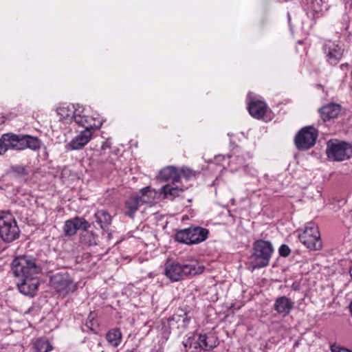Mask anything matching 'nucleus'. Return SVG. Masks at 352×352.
<instances>
[{"instance_id": "1", "label": "nucleus", "mask_w": 352, "mask_h": 352, "mask_svg": "<svg viewBox=\"0 0 352 352\" xmlns=\"http://www.w3.org/2000/svg\"><path fill=\"white\" fill-rule=\"evenodd\" d=\"M203 267L192 264H180L177 262H167L164 274L171 281L176 282L188 276H195L203 272Z\"/></svg>"}, {"instance_id": "2", "label": "nucleus", "mask_w": 352, "mask_h": 352, "mask_svg": "<svg viewBox=\"0 0 352 352\" xmlns=\"http://www.w3.org/2000/svg\"><path fill=\"white\" fill-rule=\"evenodd\" d=\"M14 274L20 278H37L41 272V267L36 263V260L32 257L22 256L16 258L12 261Z\"/></svg>"}, {"instance_id": "3", "label": "nucleus", "mask_w": 352, "mask_h": 352, "mask_svg": "<svg viewBox=\"0 0 352 352\" xmlns=\"http://www.w3.org/2000/svg\"><path fill=\"white\" fill-rule=\"evenodd\" d=\"M20 230L17 223L8 212H3L0 214V237L5 242H12L19 236Z\"/></svg>"}, {"instance_id": "4", "label": "nucleus", "mask_w": 352, "mask_h": 352, "mask_svg": "<svg viewBox=\"0 0 352 352\" xmlns=\"http://www.w3.org/2000/svg\"><path fill=\"white\" fill-rule=\"evenodd\" d=\"M327 155L329 160L342 162L352 157V145L338 140H329L327 144Z\"/></svg>"}, {"instance_id": "5", "label": "nucleus", "mask_w": 352, "mask_h": 352, "mask_svg": "<svg viewBox=\"0 0 352 352\" xmlns=\"http://www.w3.org/2000/svg\"><path fill=\"white\" fill-rule=\"evenodd\" d=\"M274 248L267 241L258 240L253 245V254L255 264L254 268H262L269 265Z\"/></svg>"}, {"instance_id": "6", "label": "nucleus", "mask_w": 352, "mask_h": 352, "mask_svg": "<svg viewBox=\"0 0 352 352\" xmlns=\"http://www.w3.org/2000/svg\"><path fill=\"white\" fill-rule=\"evenodd\" d=\"M300 241L310 250H320L322 243L318 226L314 222L306 224L303 232L298 235Z\"/></svg>"}, {"instance_id": "7", "label": "nucleus", "mask_w": 352, "mask_h": 352, "mask_svg": "<svg viewBox=\"0 0 352 352\" xmlns=\"http://www.w3.org/2000/svg\"><path fill=\"white\" fill-rule=\"evenodd\" d=\"M208 230L201 227H190L178 231L175 234L177 241L187 244H197L205 241L208 236Z\"/></svg>"}, {"instance_id": "8", "label": "nucleus", "mask_w": 352, "mask_h": 352, "mask_svg": "<svg viewBox=\"0 0 352 352\" xmlns=\"http://www.w3.org/2000/svg\"><path fill=\"white\" fill-rule=\"evenodd\" d=\"M10 135L12 149L21 151L29 148L37 151L41 148V140L36 137L22 134L10 133Z\"/></svg>"}, {"instance_id": "9", "label": "nucleus", "mask_w": 352, "mask_h": 352, "mask_svg": "<svg viewBox=\"0 0 352 352\" xmlns=\"http://www.w3.org/2000/svg\"><path fill=\"white\" fill-rule=\"evenodd\" d=\"M51 284L56 292L63 296L76 289V285L67 273L54 275L51 278Z\"/></svg>"}, {"instance_id": "10", "label": "nucleus", "mask_w": 352, "mask_h": 352, "mask_svg": "<svg viewBox=\"0 0 352 352\" xmlns=\"http://www.w3.org/2000/svg\"><path fill=\"white\" fill-rule=\"evenodd\" d=\"M318 137L316 129L307 126L301 129L295 138V144L300 150H307L314 146Z\"/></svg>"}, {"instance_id": "11", "label": "nucleus", "mask_w": 352, "mask_h": 352, "mask_svg": "<svg viewBox=\"0 0 352 352\" xmlns=\"http://www.w3.org/2000/svg\"><path fill=\"white\" fill-rule=\"evenodd\" d=\"M89 227L90 224L84 218L76 217L65 222L63 230L65 234L70 236L75 235L78 230L87 231Z\"/></svg>"}, {"instance_id": "12", "label": "nucleus", "mask_w": 352, "mask_h": 352, "mask_svg": "<svg viewBox=\"0 0 352 352\" xmlns=\"http://www.w3.org/2000/svg\"><path fill=\"white\" fill-rule=\"evenodd\" d=\"M80 112H76L74 116V120L75 122L85 128L84 130H97L99 129L102 126V122L100 120H95L92 117H88L83 113V109L82 107L80 109Z\"/></svg>"}, {"instance_id": "13", "label": "nucleus", "mask_w": 352, "mask_h": 352, "mask_svg": "<svg viewBox=\"0 0 352 352\" xmlns=\"http://www.w3.org/2000/svg\"><path fill=\"white\" fill-rule=\"evenodd\" d=\"M91 137L92 131L89 130H83L65 145V149L67 151L82 149L89 142Z\"/></svg>"}, {"instance_id": "14", "label": "nucleus", "mask_w": 352, "mask_h": 352, "mask_svg": "<svg viewBox=\"0 0 352 352\" xmlns=\"http://www.w3.org/2000/svg\"><path fill=\"white\" fill-rule=\"evenodd\" d=\"M38 278H20L17 287L21 294L32 297L38 289Z\"/></svg>"}, {"instance_id": "15", "label": "nucleus", "mask_w": 352, "mask_h": 352, "mask_svg": "<svg viewBox=\"0 0 352 352\" xmlns=\"http://www.w3.org/2000/svg\"><path fill=\"white\" fill-rule=\"evenodd\" d=\"M327 61L331 65H336L342 56V49L335 43L328 41L324 46Z\"/></svg>"}, {"instance_id": "16", "label": "nucleus", "mask_w": 352, "mask_h": 352, "mask_svg": "<svg viewBox=\"0 0 352 352\" xmlns=\"http://www.w3.org/2000/svg\"><path fill=\"white\" fill-rule=\"evenodd\" d=\"M78 107L74 104H63L60 106L56 111L59 116L60 120H63L66 123L71 122L76 115V112H80V107L77 105Z\"/></svg>"}, {"instance_id": "17", "label": "nucleus", "mask_w": 352, "mask_h": 352, "mask_svg": "<svg viewBox=\"0 0 352 352\" xmlns=\"http://www.w3.org/2000/svg\"><path fill=\"white\" fill-rule=\"evenodd\" d=\"M248 109L253 118L261 119L266 113L267 106L264 101L254 99L249 100Z\"/></svg>"}, {"instance_id": "18", "label": "nucleus", "mask_w": 352, "mask_h": 352, "mask_svg": "<svg viewBox=\"0 0 352 352\" xmlns=\"http://www.w3.org/2000/svg\"><path fill=\"white\" fill-rule=\"evenodd\" d=\"M293 307L294 302L286 296L277 298L274 304V310L283 316L288 315Z\"/></svg>"}, {"instance_id": "19", "label": "nucleus", "mask_w": 352, "mask_h": 352, "mask_svg": "<svg viewBox=\"0 0 352 352\" xmlns=\"http://www.w3.org/2000/svg\"><path fill=\"white\" fill-rule=\"evenodd\" d=\"M195 344L199 346L201 349L209 351L217 346L218 340L212 333H201L198 335V342L195 343Z\"/></svg>"}, {"instance_id": "20", "label": "nucleus", "mask_w": 352, "mask_h": 352, "mask_svg": "<svg viewBox=\"0 0 352 352\" xmlns=\"http://www.w3.org/2000/svg\"><path fill=\"white\" fill-rule=\"evenodd\" d=\"M180 178L179 172L175 166H170L162 169L158 175V179L164 182L171 181L177 183Z\"/></svg>"}, {"instance_id": "21", "label": "nucleus", "mask_w": 352, "mask_h": 352, "mask_svg": "<svg viewBox=\"0 0 352 352\" xmlns=\"http://www.w3.org/2000/svg\"><path fill=\"white\" fill-rule=\"evenodd\" d=\"M184 190V189L183 188L179 187L175 183H172L171 184H168L162 187L160 193L163 195L164 199L173 200L179 196Z\"/></svg>"}, {"instance_id": "22", "label": "nucleus", "mask_w": 352, "mask_h": 352, "mask_svg": "<svg viewBox=\"0 0 352 352\" xmlns=\"http://www.w3.org/2000/svg\"><path fill=\"white\" fill-rule=\"evenodd\" d=\"M321 118L324 121L337 118L340 112V105L334 103L323 106L319 110Z\"/></svg>"}, {"instance_id": "23", "label": "nucleus", "mask_w": 352, "mask_h": 352, "mask_svg": "<svg viewBox=\"0 0 352 352\" xmlns=\"http://www.w3.org/2000/svg\"><path fill=\"white\" fill-rule=\"evenodd\" d=\"M157 192L147 186L140 190V195L138 197L142 204H152L155 202Z\"/></svg>"}, {"instance_id": "24", "label": "nucleus", "mask_w": 352, "mask_h": 352, "mask_svg": "<svg viewBox=\"0 0 352 352\" xmlns=\"http://www.w3.org/2000/svg\"><path fill=\"white\" fill-rule=\"evenodd\" d=\"M95 219L98 224L104 230H107L111 223L110 214L103 210H98L96 212Z\"/></svg>"}, {"instance_id": "25", "label": "nucleus", "mask_w": 352, "mask_h": 352, "mask_svg": "<svg viewBox=\"0 0 352 352\" xmlns=\"http://www.w3.org/2000/svg\"><path fill=\"white\" fill-rule=\"evenodd\" d=\"M141 205L142 204L138 197H130L125 204V214L132 217Z\"/></svg>"}, {"instance_id": "26", "label": "nucleus", "mask_w": 352, "mask_h": 352, "mask_svg": "<svg viewBox=\"0 0 352 352\" xmlns=\"http://www.w3.org/2000/svg\"><path fill=\"white\" fill-rule=\"evenodd\" d=\"M106 338L110 345L113 347H117L121 342L122 333L120 330L113 329L107 333Z\"/></svg>"}, {"instance_id": "27", "label": "nucleus", "mask_w": 352, "mask_h": 352, "mask_svg": "<svg viewBox=\"0 0 352 352\" xmlns=\"http://www.w3.org/2000/svg\"><path fill=\"white\" fill-rule=\"evenodd\" d=\"M52 349L50 343L45 338H39L34 344V352H49Z\"/></svg>"}, {"instance_id": "28", "label": "nucleus", "mask_w": 352, "mask_h": 352, "mask_svg": "<svg viewBox=\"0 0 352 352\" xmlns=\"http://www.w3.org/2000/svg\"><path fill=\"white\" fill-rule=\"evenodd\" d=\"M196 342H198V335L189 337L186 340H184L183 345L186 349L185 352H197V350L199 349V346H196L195 344Z\"/></svg>"}, {"instance_id": "29", "label": "nucleus", "mask_w": 352, "mask_h": 352, "mask_svg": "<svg viewBox=\"0 0 352 352\" xmlns=\"http://www.w3.org/2000/svg\"><path fill=\"white\" fill-rule=\"evenodd\" d=\"M9 148L12 149L11 135L3 134L0 138V155L6 153Z\"/></svg>"}, {"instance_id": "30", "label": "nucleus", "mask_w": 352, "mask_h": 352, "mask_svg": "<svg viewBox=\"0 0 352 352\" xmlns=\"http://www.w3.org/2000/svg\"><path fill=\"white\" fill-rule=\"evenodd\" d=\"M179 174L188 180L195 177V172L188 168H183Z\"/></svg>"}, {"instance_id": "31", "label": "nucleus", "mask_w": 352, "mask_h": 352, "mask_svg": "<svg viewBox=\"0 0 352 352\" xmlns=\"http://www.w3.org/2000/svg\"><path fill=\"white\" fill-rule=\"evenodd\" d=\"M279 254L282 256H287L290 254V249L286 245H282L279 248Z\"/></svg>"}, {"instance_id": "32", "label": "nucleus", "mask_w": 352, "mask_h": 352, "mask_svg": "<svg viewBox=\"0 0 352 352\" xmlns=\"http://www.w3.org/2000/svg\"><path fill=\"white\" fill-rule=\"evenodd\" d=\"M331 352H352V351L345 348L333 347L331 349Z\"/></svg>"}, {"instance_id": "33", "label": "nucleus", "mask_w": 352, "mask_h": 352, "mask_svg": "<svg viewBox=\"0 0 352 352\" xmlns=\"http://www.w3.org/2000/svg\"><path fill=\"white\" fill-rule=\"evenodd\" d=\"M111 146V144L110 142H109V140H107L105 142H104L101 146V148L102 150H105L107 148H109Z\"/></svg>"}, {"instance_id": "34", "label": "nucleus", "mask_w": 352, "mask_h": 352, "mask_svg": "<svg viewBox=\"0 0 352 352\" xmlns=\"http://www.w3.org/2000/svg\"><path fill=\"white\" fill-rule=\"evenodd\" d=\"M186 321H188V319L187 317L186 316V314H184L183 317V322L186 323Z\"/></svg>"}, {"instance_id": "35", "label": "nucleus", "mask_w": 352, "mask_h": 352, "mask_svg": "<svg viewBox=\"0 0 352 352\" xmlns=\"http://www.w3.org/2000/svg\"><path fill=\"white\" fill-rule=\"evenodd\" d=\"M349 309H350V312H351V316H352V300H351V304L349 305Z\"/></svg>"}, {"instance_id": "36", "label": "nucleus", "mask_w": 352, "mask_h": 352, "mask_svg": "<svg viewBox=\"0 0 352 352\" xmlns=\"http://www.w3.org/2000/svg\"><path fill=\"white\" fill-rule=\"evenodd\" d=\"M4 122V118H0V124H3Z\"/></svg>"}, {"instance_id": "37", "label": "nucleus", "mask_w": 352, "mask_h": 352, "mask_svg": "<svg viewBox=\"0 0 352 352\" xmlns=\"http://www.w3.org/2000/svg\"><path fill=\"white\" fill-rule=\"evenodd\" d=\"M349 274H350V276H351V277L352 278V266L350 267Z\"/></svg>"}, {"instance_id": "38", "label": "nucleus", "mask_w": 352, "mask_h": 352, "mask_svg": "<svg viewBox=\"0 0 352 352\" xmlns=\"http://www.w3.org/2000/svg\"><path fill=\"white\" fill-rule=\"evenodd\" d=\"M239 166H243V162H241V160H239V164H238Z\"/></svg>"}]
</instances>
